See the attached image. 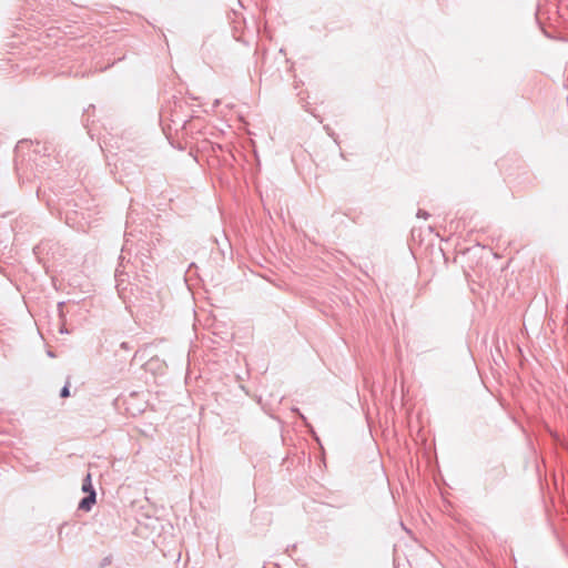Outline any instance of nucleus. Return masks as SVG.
Returning <instances> with one entry per match:
<instances>
[{"instance_id": "f257e3e1", "label": "nucleus", "mask_w": 568, "mask_h": 568, "mask_svg": "<svg viewBox=\"0 0 568 568\" xmlns=\"http://www.w3.org/2000/svg\"><path fill=\"white\" fill-rule=\"evenodd\" d=\"M120 262L115 270L116 288L119 291L126 290L123 284L129 282L130 285L142 284V277L148 278L146 273L152 268L151 263L145 262L142 256H134V260H125L124 255L119 257Z\"/></svg>"}, {"instance_id": "f03ea898", "label": "nucleus", "mask_w": 568, "mask_h": 568, "mask_svg": "<svg viewBox=\"0 0 568 568\" xmlns=\"http://www.w3.org/2000/svg\"><path fill=\"white\" fill-rule=\"evenodd\" d=\"M95 501H97V493L92 491V494L85 495L79 501L78 509L83 510V511H90L92 506L95 504Z\"/></svg>"}, {"instance_id": "7ed1b4c3", "label": "nucleus", "mask_w": 568, "mask_h": 568, "mask_svg": "<svg viewBox=\"0 0 568 568\" xmlns=\"http://www.w3.org/2000/svg\"><path fill=\"white\" fill-rule=\"evenodd\" d=\"M81 489H82V491L85 495L92 494V491H95V489L93 487V484H92V476H91L90 473H87V475L82 479V487H81Z\"/></svg>"}, {"instance_id": "20e7f679", "label": "nucleus", "mask_w": 568, "mask_h": 568, "mask_svg": "<svg viewBox=\"0 0 568 568\" xmlns=\"http://www.w3.org/2000/svg\"><path fill=\"white\" fill-rule=\"evenodd\" d=\"M27 144V141H20L16 148V152H17V158H16V171L18 173L19 176H21V171H22V162L19 160V151L23 148V145Z\"/></svg>"}, {"instance_id": "39448f33", "label": "nucleus", "mask_w": 568, "mask_h": 568, "mask_svg": "<svg viewBox=\"0 0 568 568\" xmlns=\"http://www.w3.org/2000/svg\"><path fill=\"white\" fill-rule=\"evenodd\" d=\"M171 122L176 125V126H181L182 129L185 126L187 120L185 119H182L179 116V114L175 112V113H171Z\"/></svg>"}, {"instance_id": "423d86ee", "label": "nucleus", "mask_w": 568, "mask_h": 568, "mask_svg": "<svg viewBox=\"0 0 568 568\" xmlns=\"http://www.w3.org/2000/svg\"><path fill=\"white\" fill-rule=\"evenodd\" d=\"M292 412L295 413L301 420H303L305 427H311V424L308 423L307 418L298 408H292Z\"/></svg>"}, {"instance_id": "0eeeda50", "label": "nucleus", "mask_w": 568, "mask_h": 568, "mask_svg": "<svg viewBox=\"0 0 568 568\" xmlns=\"http://www.w3.org/2000/svg\"><path fill=\"white\" fill-rule=\"evenodd\" d=\"M70 396V387H69V383H67L60 390V397L61 398H67Z\"/></svg>"}, {"instance_id": "6e6552de", "label": "nucleus", "mask_w": 568, "mask_h": 568, "mask_svg": "<svg viewBox=\"0 0 568 568\" xmlns=\"http://www.w3.org/2000/svg\"><path fill=\"white\" fill-rule=\"evenodd\" d=\"M308 432L312 434L313 438L316 440V442H320V438L318 436L316 435L315 430H314V427L311 425V427H307Z\"/></svg>"}, {"instance_id": "1a4fd4ad", "label": "nucleus", "mask_w": 568, "mask_h": 568, "mask_svg": "<svg viewBox=\"0 0 568 568\" xmlns=\"http://www.w3.org/2000/svg\"><path fill=\"white\" fill-rule=\"evenodd\" d=\"M308 432L312 434L313 438L316 440V442H320V438L318 436L316 435L315 430H314V427L311 425V427H307Z\"/></svg>"}, {"instance_id": "9d476101", "label": "nucleus", "mask_w": 568, "mask_h": 568, "mask_svg": "<svg viewBox=\"0 0 568 568\" xmlns=\"http://www.w3.org/2000/svg\"><path fill=\"white\" fill-rule=\"evenodd\" d=\"M65 306V303L64 302H59L58 303V311L60 313V316H62L63 314V307Z\"/></svg>"}, {"instance_id": "9b49d317", "label": "nucleus", "mask_w": 568, "mask_h": 568, "mask_svg": "<svg viewBox=\"0 0 568 568\" xmlns=\"http://www.w3.org/2000/svg\"><path fill=\"white\" fill-rule=\"evenodd\" d=\"M417 216L418 217H427L428 216V213L426 211H423V210H418L417 212Z\"/></svg>"}, {"instance_id": "f8f14e48", "label": "nucleus", "mask_w": 568, "mask_h": 568, "mask_svg": "<svg viewBox=\"0 0 568 568\" xmlns=\"http://www.w3.org/2000/svg\"><path fill=\"white\" fill-rule=\"evenodd\" d=\"M90 109H94V105L93 104H90L89 109L85 110V112H89Z\"/></svg>"}, {"instance_id": "ddd939ff", "label": "nucleus", "mask_w": 568, "mask_h": 568, "mask_svg": "<svg viewBox=\"0 0 568 568\" xmlns=\"http://www.w3.org/2000/svg\"><path fill=\"white\" fill-rule=\"evenodd\" d=\"M166 112H168V111H166V110H164V111L162 112L161 116H165V115H166Z\"/></svg>"}, {"instance_id": "4468645a", "label": "nucleus", "mask_w": 568, "mask_h": 568, "mask_svg": "<svg viewBox=\"0 0 568 568\" xmlns=\"http://www.w3.org/2000/svg\"><path fill=\"white\" fill-rule=\"evenodd\" d=\"M64 524L60 526V529H59V534L62 532V528H63Z\"/></svg>"}, {"instance_id": "2eb2a0df", "label": "nucleus", "mask_w": 568, "mask_h": 568, "mask_svg": "<svg viewBox=\"0 0 568 568\" xmlns=\"http://www.w3.org/2000/svg\"><path fill=\"white\" fill-rule=\"evenodd\" d=\"M122 347L128 348L126 343H122Z\"/></svg>"}]
</instances>
